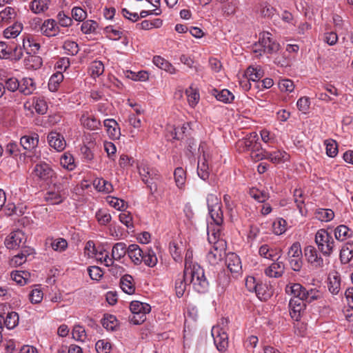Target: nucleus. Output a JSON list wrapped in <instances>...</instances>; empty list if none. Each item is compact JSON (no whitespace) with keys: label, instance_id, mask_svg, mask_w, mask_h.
Instances as JSON below:
<instances>
[{"label":"nucleus","instance_id":"a211bd4d","mask_svg":"<svg viewBox=\"0 0 353 353\" xmlns=\"http://www.w3.org/2000/svg\"><path fill=\"white\" fill-rule=\"evenodd\" d=\"M65 198V192L63 189L60 188H57V190H51L45 195V200L52 205L61 203Z\"/></svg>","mask_w":353,"mask_h":353},{"label":"nucleus","instance_id":"58836bf2","mask_svg":"<svg viewBox=\"0 0 353 353\" xmlns=\"http://www.w3.org/2000/svg\"><path fill=\"white\" fill-rule=\"evenodd\" d=\"M101 324L107 331H113L117 327L119 322L115 316L105 314L101 319Z\"/></svg>","mask_w":353,"mask_h":353},{"label":"nucleus","instance_id":"864d4df0","mask_svg":"<svg viewBox=\"0 0 353 353\" xmlns=\"http://www.w3.org/2000/svg\"><path fill=\"white\" fill-rule=\"evenodd\" d=\"M17 16V12L12 7H6L0 12V23L8 22L11 19H14Z\"/></svg>","mask_w":353,"mask_h":353},{"label":"nucleus","instance_id":"2f4dec72","mask_svg":"<svg viewBox=\"0 0 353 353\" xmlns=\"http://www.w3.org/2000/svg\"><path fill=\"white\" fill-rule=\"evenodd\" d=\"M130 310L132 314H147L150 312L151 306L146 303L133 301L130 303Z\"/></svg>","mask_w":353,"mask_h":353},{"label":"nucleus","instance_id":"f3484780","mask_svg":"<svg viewBox=\"0 0 353 353\" xmlns=\"http://www.w3.org/2000/svg\"><path fill=\"white\" fill-rule=\"evenodd\" d=\"M281 250L274 246L263 244L259 249V254L261 257L270 261H274L279 256H281Z\"/></svg>","mask_w":353,"mask_h":353},{"label":"nucleus","instance_id":"79ce46f5","mask_svg":"<svg viewBox=\"0 0 353 353\" xmlns=\"http://www.w3.org/2000/svg\"><path fill=\"white\" fill-rule=\"evenodd\" d=\"M60 163L63 168L70 171L74 170L76 168L74 157L70 152H65L61 155Z\"/></svg>","mask_w":353,"mask_h":353},{"label":"nucleus","instance_id":"4c0bfd02","mask_svg":"<svg viewBox=\"0 0 353 353\" xmlns=\"http://www.w3.org/2000/svg\"><path fill=\"white\" fill-rule=\"evenodd\" d=\"M95 188L99 191L105 194L110 193L113 191V185L112 183L103 178H98L93 183Z\"/></svg>","mask_w":353,"mask_h":353},{"label":"nucleus","instance_id":"4d7b16f0","mask_svg":"<svg viewBox=\"0 0 353 353\" xmlns=\"http://www.w3.org/2000/svg\"><path fill=\"white\" fill-rule=\"evenodd\" d=\"M104 33L112 40H119L123 35V32L120 29L115 28L112 26H106L104 28Z\"/></svg>","mask_w":353,"mask_h":353},{"label":"nucleus","instance_id":"7c9ffc66","mask_svg":"<svg viewBox=\"0 0 353 353\" xmlns=\"http://www.w3.org/2000/svg\"><path fill=\"white\" fill-rule=\"evenodd\" d=\"M120 286L122 290L128 294H132L135 291L134 279L129 274H125L121 278Z\"/></svg>","mask_w":353,"mask_h":353},{"label":"nucleus","instance_id":"473e14b6","mask_svg":"<svg viewBox=\"0 0 353 353\" xmlns=\"http://www.w3.org/2000/svg\"><path fill=\"white\" fill-rule=\"evenodd\" d=\"M334 233L336 240L343 241L352 236L353 231L345 225H340L334 229Z\"/></svg>","mask_w":353,"mask_h":353},{"label":"nucleus","instance_id":"49530a36","mask_svg":"<svg viewBox=\"0 0 353 353\" xmlns=\"http://www.w3.org/2000/svg\"><path fill=\"white\" fill-rule=\"evenodd\" d=\"M163 24V21L161 19H154L153 20H144L140 23L137 24V28L149 30L153 28H160Z\"/></svg>","mask_w":353,"mask_h":353},{"label":"nucleus","instance_id":"052dcab7","mask_svg":"<svg viewBox=\"0 0 353 353\" xmlns=\"http://www.w3.org/2000/svg\"><path fill=\"white\" fill-rule=\"evenodd\" d=\"M286 221L282 218H279L272 224L273 232L276 235H281L286 231Z\"/></svg>","mask_w":353,"mask_h":353},{"label":"nucleus","instance_id":"423d86ee","mask_svg":"<svg viewBox=\"0 0 353 353\" xmlns=\"http://www.w3.org/2000/svg\"><path fill=\"white\" fill-rule=\"evenodd\" d=\"M261 143L256 132H252L244 139L236 143V148L239 152L250 153L254 149H257Z\"/></svg>","mask_w":353,"mask_h":353},{"label":"nucleus","instance_id":"a878e982","mask_svg":"<svg viewBox=\"0 0 353 353\" xmlns=\"http://www.w3.org/2000/svg\"><path fill=\"white\" fill-rule=\"evenodd\" d=\"M109 137L112 139H118L121 134L120 128L117 122L113 119H107L103 121Z\"/></svg>","mask_w":353,"mask_h":353},{"label":"nucleus","instance_id":"393cba45","mask_svg":"<svg viewBox=\"0 0 353 353\" xmlns=\"http://www.w3.org/2000/svg\"><path fill=\"white\" fill-rule=\"evenodd\" d=\"M52 0H32L30 3V10L37 14L46 12L51 4Z\"/></svg>","mask_w":353,"mask_h":353},{"label":"nucleus","instance_id":"aec40b11","mask_svg":"<svg viewBox=\"0 0 353 353\" xmlns=\"http://www.w3.org/2000/svg\"><path fill=\"white\" fill-rule=\"evenodd\" d=\"M144 250L141 249L137 244H130L128 247V256L134 265H140L143 261Z\"/></svg>","mask_w":353,"mask_h":353},{"label":"nucleus","instance_id":"c756f323","mask_svg":"<svg viewBox=\"0 0 353 353\" xmlns=\"http://www.w3.org/2000/svg\"><path fill=\"white\" fill-rule=\"evenodd\" d=\"M152 61L157 67L170 74H175L176 72V68L168 61L161 56H154Z\"/></svg>","mask_w":353,"mask_h":353},{"label":"nucleus","instance_id":"6e6d98bb","mask_svg":"<svg viewBox=\"0 0 353 353\" xmlns=\"http://www.w3.org/2000/svg\"><path fill=\"white\" fill-rule=\"evenodd\" d=\"M106 201L110 206L117 210L124 211L128 205L124 200L119 199L117 197L108 196Z\"/></svg>","mask_w":353,"mask_h":353},{"label":"nucleus","instance_id":"4be33fe9","mask_svg":"<svg viewBox=\"0 0 353 353\" xmlns=\"http://www.w3.org/2000/svg\"><path fill=\"white\" fill-rule=\"evenodd\" d=\"M210 94L214 97L216 100L224 103H231L234 99V95L228 89L218 90L216 88H213L211 90Z\"/></svg>","mask_w":353,"mask_h":353},{"label":"nucleus","instance_id":"a19ab883","mask_svg":"<svg viewBox=\"0 0 353 353\" xmlns=\"http://www.w3.org/2000/svg\"><path fill=\"white\" fill-rule=\"evenodd\" d=\"M185 94L189 105L192 108H194L198 104L200 99V94L198 90L190 86L186 89Z\"/></svg>","mask_w":353,"mask_h":353},{"label":"nucleus","instance_id":"6e6552de","mask_svg":"<svg viewBox=\"0 0 353 353\" xmlns=\"http://www.w3.org/2000/svg\"><path fill=\"white\" fill-rule=\"evenodd\" d=\"M225 242L218 243L216 245H212V248L206 255V260L211 265H216L219 263L225 256Z\"/></svg>","mask_w":353,"mask_h":353},{"label":"nucleus","instance_id":"2eb2a0df","mask_svg":"<svg viewBox=\"0 0 353 353\" xmlns=\"http://www.w3.org/2000/svg\"><path fill=\"white\" fill-rule=\"evenodd\" d=\"M49 145L57 152L63 151L66 145L64 137L59 132L52 131L48 135Z\"/></svg>","mask_w":353,"mask_h":353},{"label":"nucleus","instance_id":"c9c22d12","mask_svg":"<svg viewBox=\"0 0 353 353\" xmlns=\"http://www.w3.org/2000/svg\"><path fill=\"white\" fill-rule=\"evenodd\" d=\"M128 253V248L123 242H119L114 245L112 250V256L116 261H119Z\"/></svg>","mask_w":353,"mask_h":353},{"label":"nucleus","instance_id":"9d476101","mask_svg":"<svg viewBox=\"0 0 353 353\" xmlns=\"http://www.w3.org/2000/svg\"><path fill=\"white\" fill-rule=\"evenodd\" d=\"M281 256H279L274 261H272L269 266L264 269V274L269 278L278 279L281 277L285 272V264L279 261Z\"/></svg>","mask_w":353,"mask_h":353},{"label":"nucleus","instance_id":"dca6fc26","mask_svg":"<svg viewBox=\"0 0 353 353\" xmlns=\"http://www.w3.org/2000/svg\"><path fill=\"white\" fill-rule=\"evenodd\" d=\"M34 174L41 180L47 181L54 175V170L47 163L37 164L33 170Z\"/></svg>","mask_w":353,"mask_h":353},{"label":"nucleus","instance_id":"1a4fd4ad","mask_svg":"<svg viewBox=\"0 0 353 353\" xmlns=\"http://www.w3.org/2000/svg\"><path fill=\"white\" fill-rule=\"evenodd\" d=\"M304 254L307 262L314 268L320 269L324 266L323 258L314 246L309 245L305 248Z\"/></svg>","mask_w":353,"mask_h":353},{"label":"nucleus","instance_id":"e2e57ef3","mask_svg":"<svg viewBox=\"0 0 353 353\" xmlns=\"http://www.w3.org/2000/svg\"><path fill=\"white\" fill-rule=\"evenodd\" d=\"M28 255L26 250L21 252L11 259L10 265L15 267L21 265L27 261Z\"/></svg>","mask_w":353,"mask_h":353},{"label":"nucleus","instance_id":"a18cd8bd","mask_svg":"<svg viewBox=\"0 0 353 353\" xmlns=\"http://www.w3.org/2000/svg\"><path fill=\"white\" fill-rule=\"evenodd\" d=\"M81 121L85 128L91 130L98 129L101 125L100 121L92 116H85L83 114Z\"/></svg>","mask_w":353,"mask_h":353},{"label":"nucleus","instance_id":"f03ea898","mask_svg":"<svg viewBox=\"0 0 353 353\" xmlns=\"http://www.w3.org/2000/svg\"><path fill=\"white\" fill-rule=\"evenodd\" d=\"M280 44L272 37L269 32L259 34V41L253 46L252 51L256 57H260L263 54H273L279 52Z\"/></svg>","mask_w":353,"mask_h":353},{"label":"nucleus","instance_id":"f257e3e1","mask_svg":"<svg viewBox=\"0 0 353 353\" xmlns=\"http://www.w3.org/2000/svg\"><path fill=\"white\" fill-rule=\"evenodd\" d=\"M188 285H192L194 290L200 294L208 292L209 283L205 277L204 270L201 266H196L192 269L184 268L183 274L178 275L174 289L178 297L184 294Z\"/></svg>","mask_w":353,"mask_h":353},{"label":"nucleus","instance_id":"c03bdc74","mask_svg":"<svg viewBox=\"0 0 353 353\" xmlns=\"http://www.w3.org/2000/svg\"><path fill=\"white\" fill-rule=\"evenodd\" d=\"M19 315L15 312H8L6 317H3V325L8 330L14 329L19 323Z\"/></svg>","mask_w":353,"mask_h":353},{"label":"nucleus","instance_id":"e433bc0d","mask_svg":"<svg viewBox=\"0 0 353 353\" xmlns=\"http://www.w3.org/2000/svg\"><path fill=\"white\" fill-rule=\"evenodd\" d=\"M142 262L150 268H153L157 265L158 262L157 256L152 249L146 248L144 250Z\"/></svg>","mask_w":353,"mask_h":353},{"label":"nucleus","instance_id":"4468645a","mask_svg":"<svg viewBox=\"0 0 353 353\" xmlns=\"http://www.w3.org/2000/svg\"><path fill=\"white\" fill-rule=\"evenodd\" d=\"M25 243V235L21 230L12 232L5 239V245L8 249H15Z\"/></svg>","mask_w":353,"mask_h":353},{"label":"nucleus","instance_id":"5701e85b","mask_svg":"<svg viewBox=\"0 0 353 353\" xmlns=\"http://www.w3.org/2000/svg\"><path fill=\"white\" fill-rule=\"evenodd\" d=\"M305 288H304L300 283H290L286 285L285 291V293L290 296H292V298H297L303 299L305 295Z\"/></svg>","mask_w":353,"mask_h":353},{"label":"nucleus","instance_id":"0e129e2a","mask_svg":"<svg viewBox=\"0 0 353 353\" xmlns=\"http://www.w3.org/2000/svg\"><path fill=\"white\" fill-rule=\"evenodd\" d=\"M10 52L11 54L10 60L11 61H19L23 55V48L21 46L20 44L12 43Z\"/></svg>","mask_w":353,"mask_h":353},{"label":"nucleus","instance_id":"774afa93","mask_svg":"<svg viewBox=\"0 0 353 353\" xmlns=\"http://www.w3.org/2000/svg\"><path fill=\"white\" fill-rule=\"evenodd\" d=\"M97 27L98 24L95 21L87 20L81 24V30L84 34H90L94 32Z\"/></svg>","mask_w":353,"mask_h":353},{"label":"nucleus","instance_id":"39448f33","mask_svg":"<svg viewBox=\"0 0 353 353\" xmlns=\"http://www.w3.org/2000/svg\"><path fill=\"white\" fill-rule=\"evenodd\" d=\"M138 170L143 182L148 185L152 192V185L154 183V181L159 178L158 170L153 168H150L143 163L138 166Z\"/></svg>","mask_w":353,"mask_h":353},{"label":"nucleus","instance_id":"338daca9","mask_svg":"<svg viewBox=\"0 0 353 353\" xmlns=\"http://www.w3.org/2000/svg\"><path fill=\"white\" fill-rule=\"evenodd\" d=\"M51 247L54 251L63 252L68 248V242L63 238H58L52 241Z\"/></svg>","mask_w":353,"mask_h":353},{"label":"nucleus","instance_id":"9b49d317","mask_svg":"<svg viewBox=\"0 0 353 353\" xmlns=\"http://www.w3.org/2000/svg\"><path fill=\"white\" fill-rule=\"evenodd\" d=\"M35 21L39 25V30L41 33L46 37H51L56 36L59 32V28L58 26L56 20L52 19H48L45 20L41 25H40L41 19H36Z\"/></svg>","mask_w":353,"mask_h":353},{"label":"nucleus","instance_id":"603ef678","mask_svg":"<svg viewBox=\"0 0 353 353\" xmlns=\"http://www.w3.org/2000/svg\"><path fill=\"white\" fill-rule=\"evenodd\" d=\"M89 71L92 77L96 78L101 75L104 72V65L101 61H94L91 63Z\"/></svg>","mask_w":353,"mask_h":353},{"label":"nucleus","instance_id":"3c124183","mask_svg":"<svg viewBox=\"0 0 353 353\" xmlns=\"http://www.w3.org/2000/svg\"><path fill=\"white\" fill-rule=\"evenodd\" d=\"M249 194L259 203H264L270 197L269 194L265 190H259L254 188L250 190Z\"/></svg>","mask_w":353,"mask_h":353},{"label":"nucleus","instance_id":"72a5a7b5","mask_svg":"<svg viewBox=\"0 0 353 353\" xmlns=\"http://www.w3.org/2000/svg\"><path fill=\"white\" fill-rule=\"evenodd\" d=\"M23 28L21 23L16 22L4 30L3 36L6 39H15L22 32Z\"/></svg>","mask_w":353,"mask_h":353},{"label":"nucleus","instance_id":"bf43d9fd","mask_svg":"<svg viewBox=\"0 0 353 353\" xmlns=\"http://www.w3.org/2000/svg\"><path fill=\"white\" fill-rule=\"evenodd\" d=\"M267 152L268 151L263 150L261 147V144L259 145L257 149H254L250 153H249L250 158L254 161H259L264 159H267Z\"/></svg>","mask_w":353,"mask_h":353},{"label":"nucleus","instance_id":"13d9d810","mask_svg":"<svg viewBox=\"0 0 353 353\" xmlns=\"http://www.w3.org/2000/svg\"><path fill=\"white\" fill-rule=\"evenodd\" d=\"M326 154L330 157H334L338 154L337 143L333 139L325 140V142Z\"/></svg>","mask_w":353,"mask_h":353},{"label":"nucleus","instance_id":"de8ad7c7","mask_svg":"<svg viewBox=\"0 0 353 353\" xmlns=\"http://www.w3.org/2000/svg\"><path fill=\"white\" fill-rule=\"evenodd\" d=\"M316 218L323 222L332 221L334 217V212L331 209L319 208L315 212Z\"/></svg>","mask_w":353,"mask_h":353},{"label":"nucleus","instance_id":"b1692460","mask_svg":"<svg viewBox=\"0 0 353 353\" xmlns=\"http://www.w3.org/2000/svg\"><path fill=\"white\" fill-rule=\"evenodd\" d=\"M214 345L219 351H225L228 346V336L227 332H211Z\"/></svg>","mask_w":353,"mask_h":353},{"label":"nucleus","instance_id":"f704fd0d","mask_svg":"<svg viewBox=\"0 0 353 353\" xmlns=\"http://www.w3.org/2000/svg\"><path fill=\"white\" fill-rule=\"evenodd\" d=\"M255 293L257 297L261 301L268 300L273 294L272 290L266 284H258Z\"/></svg>","mask_w":353,"mask_h":353},{"label":"nucleus","instance_id":"c85d7f7f","mask_svg":"<svg viewBox=\"0 0 353 353\" xmlns=\"http://www.w3.org/2000/svg\"><path fill=\"white\" fill-rule=\"evenodd\" d=\"M19 92L24 95H30L36 89L34 80L31 78L25 77L19 81Z\"/></svg>","mask_w":353,"mask_h":353},{"label":"nucleus","instance_id":"ea45409f","mask_svg":"<svg viewBox=\"0 0 353 353\" xmlns=\"http://www.w3.org/2000/svg\"><path fill=\"white\" fill-rule=\"evenodd\" d=\"M261 67L249 66L245 71V76L249 81H257L263 77Z\"/></svg>","mask_w":353,"mask_h":353},{"label":"nucleus","instance_id":"37998d69","mask_svg":"<svg viewBox=\"0 0 353 353\" xmlns=\"http://www.w3.org/2000/svg\"><path fill=\"white\" fill-rule=\"evenodd\" d=\"M328 290L332 294H338L341 290V277L334 274L328 277Z\"/></svg>","mask_w":353,"mask_h":353},{"label":"nucleus","instance_id":"ddd939ff","mask_svg":"<svg viewBox=\"0 0 353 353\" xmlns=\"http://www.w3.org/2000/svg\"><path fill=\"white\" fill-rule=\"evenodd\" d=\"M225 264L228 270L234 274V276H236L241 273L242 270L241 261L236 254L234 252L228 254L225 256Z\"/></svg>","mask_w":353,"mask_h":353},{"label":"nucleus","instance_id":"7ed1b4c3","mask_svg":"<svg viewBox=\"0 0 353 353\" xmlns=\"http://www.w3.org/2000/svg\"><path fill=\"white\" fill-rule=\"evenodd\" d=\"M314 241L318 250L324 256L329 257L335 251V241L332 234L325 229H320L316 232Z\"/></svg>","mask_w":353,"mask_h":353},{"label":"nucleus","instance_id":"f8f14e48","mask_svg":"<svg viewBox=\"0 0 353 353\" xmlns=\"http://www.w3.org/2000/svg\"><path fill=\"white\" fill-rule=\"evenodd\" d=\"M306 305L303 299L291 298L289 302V312L292 319L299 321Z\"/></svg>","mask_w":353,"mask_h":353},{"label":"nucleus","instance_id":"09e8293b","mask_svg":"<svg viewBox=\"0 0 353 353\" xmlns=\"http://www.w3.org/2000/svg\"><path fill=\"white\" fill-rule=\"evenodd\" d=\"M174 177L176 186L183 188L186 181V172L181 167H178L174 170Z\"/></svg>","mask_w":353,"mask_h":353},{"label":"nucleus","instance_id":"680f3d73","mask_svg":"<svg viewBox=\"0 0 353 353\" xmlns=\"http://www.w3.org/2000/svg\"><path fill=\"white\" fill-rule=\"evenodd\" d=\"M95 217L100 225H105L111 221L112 216L105 210H99L95 214Z\"/></svg>","mask_w":353,"mask_h":353},{"label":"nucleus","instance_id":"0eeeda50","mask_svg":"<svg viewBox=\"0 0 353 353\" xmlns=\"http://www.w3.org/2000/svg\"><path fill=\"white\" fill-rule=\"evenodd\" d=\"M203 143H201L199 147V152L202 154L198 160L197 174L203 181L209 179L210 169L208 163V155L205 154L203 148Z\"/></svg>","mask_w":353,"mask_h":353},{"label":"nucleus","instance_id":"cd10ccee","mask_svg":"<svg viewBox=\"0 0 353 353\" xmlns=\"http://www.w3.org/2000/svg\"><path fill=\"white\" fill-rule=\"evenodd\" d=\"M220 226L216 224V226L209 225L208 227V240L212 245H216L218 243L225 242L220 238Z\"/></svg>","mask_w":353,"mask_h":353},{"label":"nucleus","instance_id":"6ab92c4d","mask_svg":"<svg viewBox=\"0 0 353 353\" xmlns=\"http://www.w3.org/2000/svg\"><path fill=\"white\" fill-rule=\"evenodd\" d=\"M22 48L28 54H35L39 52L40 44L30 35L23 37L22 39Z\"/></svg>","mask_w":353,"mask_h":353},{"label":"nucleus","instance_id":"20e7f679","mask_svg":"<svg viewBox=\"0 0 353 353\" xmlns=\"http://www.w3.org/2000/svg\"><path fill=\"white\" fill-rule=\"evenodd\" d=\"M207 204L209 214L214 223L221 225L223 223V212L220 199L214 194L207 196Z\"/></svg>","mask_w":353,"mask_h":353},{"label":"nucleus","instance_id":"69168bd1","mask_svg":"<svg viewBox=\"0 0 353 353\" xmlns=\"http://www.w3.org/2000/svg\"><path fill=\"white\" fill-rule=\"evenodd\" d=\"M28 273L26 272L13 271L11 273V278L17 283L23 285L27 283Z\"/></svg>","mask_w":353,"mask_h":353},{"label":"nucleus","instance_id":"bb28decb","mask_svg":"<svg viewBox=\"0 0 353 353\" xmlns=\"http://www.w3.org/2000/svg\"><path fill=\"white\" fill-rule=\"evenodd\" d=\"M290 155L283 150H277L267 152V159L272 163L278 164L288 161Z\"/></svg>","mask_w":353,"mask_h":353},{"label":"nucleus","instance_id":"412c9836","mask_svg":"<svg viewBox=\"0 0 353 353\" xmlns=\"http://www.w3.org/2000/svg\"><path fill=\"white\" fill-rule=\"evenodd\" d=\"M39 144V135H24L20 139V145L27 151L31 152L34 150Z\"/></svg>","mask_w":353,"mask_h":353},{"label":"nucleus","instance_id":"5fc2aeb1","mask_svg":"<svg viewBox=\"0 0 353 353\" xmlns=\"http://www.w3.org/2000/svg\"><path fill=\"white\" fill-rule=\"evenodd\" d=\"M304 294L303 300L307 303H311L322 297L321 292L315 288H311L308 290L305 289Z\"/></svg>","mask_w":353,"mask_h":353},{"label":"nucleus","instance_id":"8fccbe9b","mask_svg":"<svg viewBox=\"0 0 353 353\" xmlns=\"http://www.w3.org/2000/svg\"><path fill=\"white\" fill-rule=\"evenodd\" d=\"M63 80V75L61 72H57L52 74L49 79L48 88L52 92H55L58 90L59 85Z\"/></svg>","mask_w":353,"mask_h":353}]
</instances>
